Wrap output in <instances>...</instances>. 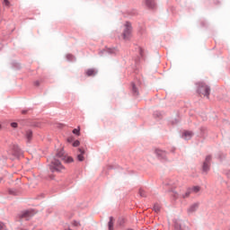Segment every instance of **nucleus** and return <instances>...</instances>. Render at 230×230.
<instances>
[{"mask_svg":"<svg viewBox=\"0 0 230 230\" xmlns=\"http://www.w3.org/2000/svg\"><path fill=\"white\" fill-rule=\"evenodd\" d=\"M60 161H65L66 163H73V158L71 156H66L64 155V151H58L55 157L51 160L49 164V169L52 172H62L66 168L62 165Z\"/></svg>","mask_w":230,"mask_h":230,"instance_id":"1","label":"nucleus"},{"mask_svg":"<svg viewBox=\"0 0 230 230\" xmlns=\"http://www.w3.org/2000/svg\"><path fill=\"white\" fill-rule=\"evenodd\" d=\"M131 37H132V24L128 22H126V23L124 24L122 38L124 40H130Z\"/></svg>","mask_w":230,"mask_h":230,"instance_id":"2","label":"nucleus"},{"mask_svg":"<svg viewBox=\"0 0 230 230\" xmlns=\"http://www.w3.org/2000/svg\"><path fill=\"white\" fill-rule=\"evenodd\" d=\"M198 93L203 96H207V98H209L211 89L208 86V84H206V83H199L198 86Z\"/></svg>","mask_w":230,"mask_h":230,"instance_id":"3","label":"nucleus"},{"mask_svg":"<svg viewBox=\"0 0 230 230\" xmlns=\"http://www.w3.org/2000/svg\"><path fill=\"white\" fill-rule=\"evenodd\" d=\"M33 215H35L33 210H25L21 214L20 217L26 218V220H28V218H31Z\"/></svg>","mask_w":230,"mask_h":230,"instance_id":"4","label":"nucleus"},{"mask_svg":"<svg viewBox=\"0 0 230 230\" xmlns=\"http://www.w3.org/2000/svg\"><path fill=\"white\" fill-rule=\"evenodd\" d=\"M84 155H85V149L79 148L77 154V160L80 161V163L85 160V157Z\"/></svg>","mask_w":230,"mask_h":230,"instance_id":"5","label":"nucleus"},{"mask_svg":"<svg viewBox=\"0 0 230 230\" xmlns=\"http://www.w3.org/2000/svg\"><path fill=\"white\" fill-rule=\"evenodd\" d=\"M155 152L157 157H159L160 159H167V154L165 153V151L161 149H156Z\"/></svg>","mask_w":230,"mask_h":230,"instance_id":"6","label":"nucleus"},{"mask_svg":"<svg viewBox=\"0 0 230 230\" xmlns=\"http://www.w3.org/2000/svg\"><path fill=\"white\" fill-rule=\"evenodd\" d=\"M145 4L151 10H154V8L156 6L155 0H145Z\"/></svg>","mask_w":230,"mask_h":230,"instance_id":"7","label":"nucleus"},{"mask_svg":"<svg viewBox=\"0 0 230 230\" xmlns=\"http://www.w3.org/2000/svg\"><path fill=\"white\" fill-rule=\"evenodd\" d=\"M199 209V203H194L188 208V214L191 215V213H195Z\"/></svg>","mask_w":230,"mask_h":230,"instance_id":"8","label":"nucleus"},{"mask_svg":"<svg viewBox=\"0 0 230 230\" xmlns=\"http://www.w3.org/2000/svg\"><path fill=\"white\" fill-rule=\"evenodd\" d=\"M183 139H190V137H193V132L191 131H184L182 134Z\"/></svg>","mask_w":230,"mask_h":230,"instance_id":"9","label":"nucleus"},{"mask_svg":"<svg viewBox=\"0 0 230 230\" xmlns=\"http://www.w3.org/2000/svg\"><path fill=\"white\" fill-rule=\"evenodd\" d=\"M25 137L28 143H30V141H31V137H33V132H31V130H27L25 133Z\"/></svg>","mask_w":230,"mask_h":230,"instance_id":"10","label":"nucleus"},{"mask_svg":"<svg viewBox=\"0 0 230 230\" xmlns=\"http://www.w3.org/2000/svg\"><path fill=\"white\" fill-rule=\"evenodd\" d=\"M109 230H114V217H111L108 223Z\"/></svg>","mask_w":230,"mask_h":230,"instance_id":"11","label":"nucleus"},{"mask_svg":"<svg viewBox=\"0 0 230 230\" xmlns=\"http://www.w3.org/2000/svg\"><path fill=\"white\" fill-rule=\"evenodd\" d=\"M189 189H190L191 193H199L200 191V187L199 186H194Z\"/></svg>","mask_w":230,"mask_h":230,"instance_id":"12","label":"nucleus"},{"mask_svg":"<svg viewBox=\"0 0 230 230\" xmlns=\"http://www.w3.org/2000/svg\"><path fill=\"white\" fill-rule=\"evenodd\" d=\"M132 93L135 96H138L139 95V92L137 91V87H136V84H132Z\"/></svg>","mask_w":230,"mask_h":230,"instance_id":"13","label":"nucleus"},{"mask_svg":"<svg viewBox=\"0 0 230 230\" xmlns=\"http://www.w3.org/2000/svg\"><path fill=\"white\" fill-rule=\"evenodd\" d=\"M86 75L88 76H94V75H96V72L94 71V69H88L86 70Z\"/></svg>","mask_w":230,"mask_h":230,"instance_id":"14","label":"nucleus"},{"mask_svg":"<svg viewBox=\"0 0 230 230\" xmlns=\"http://www.w3.org/2000/svg\"><path fill=\"white\" fill-rule=\"evenodd\" d=\"M154 211L155 213H159L161 211V205L160 204H155L154 206Z\"/></svg>","mask_w":230,"mask_h":230,"instance_id":"15","label":"nucleus"},{"mask_svg":"<svg viewBox=\"0 0 230 230\" xmlns=\"http://www.w3.org/2000/svg\"><path fill=\"white\" fill-rule=\"evenodd\" d=\"M192 193L190 189H188L186 192L182 195V199H188L190 197V194Z\"/></svg>","mask_w":230,"mask_h":230,"instance_id":"16","label":"nucleus"},{"mask_svg":"<svg viewBox=\"0 0 230 230\" xmlns=\"http://www.w3.org/2000/svg\"><path fill=\"white\" fill-rule=\"evenodd\" d=\"M209 171V164L204 162L203 164V172H208Z\"/></svg>","mask_w":230,"mask_h":230,"instance_id":"17","label":"nucleus"},{"mask_svg":"<svg viewBox=\"0 0 230 230\" xmlns=\"http://www.w3.org/2000/svg\"><path fill=\"white\" fill-rule=\"evenodd\" d=\"M72 226H73V227H80L81 224H80V222L74 220V221H72Z\"/></svg>","mask_w":230,"mask_h":230,"instance_id":"18","label":"nucleus"},{"mask_svg":"<svg viewBox=\"0 0 230 230\" xmlns=\"http://www.w3.org/2000/svg\"><path fill=\"white\" fill-rule=\"evenodd\" d=\"M108 53H111V54H116L118 53V49H108Z\"/></svg>","mask_w":230,"mask_h":230,"instance_id":"19","label":"nucleus"},{"mask_svg":"<svg viewBox=\"0 0 230 230\" xmlns=\"http://www.w3.org/2000/svg\"><path fill=\"white\" fill-rule=\"evenodd\" d=\"M73 134H75V136H80V127H78V128L73 129Z\"/></svg>","mask_w":230,"mask_h":230,"instance_id":"20","label":"nucleus"},{"mask_svg":"<svg viewBox=\"0 0 230 230\" xmlns=\"http://www.w3.org/2000/svg\"><path fill=\"white\" fill-rule=\"evenodd\" d=\"M73 146H80V141L78 140H75L74 143H73Z\"/></svg>","mask_w":230,"mask_h":230,"instance_id":"21","label":"nucleus"},{"mask_svg":"<svg viewBox=\"0 0 230 230\" xmlns=\"http://www.w3.org/2000/svg\"><path fill=\"white\" fill-rule=\"evenodd\" d=\"M4 5L10 7V1H8V0H4Z\"/></svg>","mask_w":230,"mask_h":230,"instance_id":"22","label":"nucleus"},{"mask_svg":"<svg viewBox=\"0 0 230 230\" xmlns=\"http://www.w3.org/2000/svg\"><path fill=\"white\" fill-rule=\"evenodd\" d=\"M4 229H6L4 223H0V230H4Z\"/></svg>","mask_w":230,"mask_h":230,"instance_id":"23","label":"nucleus"},{"mask_svg":"<svg viewBox=\"0 0 230 230\" xmlns=\"http://www.w3.org/2000/svg\"><path fill=\"white\" fill-rule=\"evenodd\" d=\"M139 195H140V197H146V195H145V190H139Z\"/></svg>","mask_w":230,"mask_h":230,"instance_id":"24","label":"nucleus"},{"mask_svg":"<svg viewBox=\"0 0 230 230\" xmlns=\"http://www.w3.org/2000/svg\"><path fill=\"white\" fill-rule=\"evenodd\" d=\"M209 161H211V156L208 155L206 157L205 163H208L209 164Z\"/></svg>","mask_w":230,"mask_h":230,"instance_id":"25","label":"nucleus"},{"mask_svg":"<svg viewBox=\"0 0 230 230\" xmlns=\"http://www.w3.org/2000/svg\"><path fill=\"white\" fill-rule=\"evenodd\" d=\"M11 127H13V128H17V122L11 123Z\"/></svg>","mask_w":230,"mask_h":230,"instance_id":"26","label":"nucleus"},{"mask_svg":"<svg viewBox=\"0 0 230 230\" xmlns=\"http://www.w3.org/2000/svg\"><path fill=\"white\" fill-rule=\"evenodd\" d=\"M67 143H73V137H70L66 139Z\"/></svg>","mask_w":230,"mask_h":230,"instance_id":"27","label":"nucleus"},{"mask_svg":"<svg viewBox=\"0 0 230 230\" xmlns=\"http://www.w3.org/2000/svg\"><path fill=\"white\" fill-rule=\"evenodd\" d=\"M22 114H26V111H22Z\"/></svg>","mask_w":230,"mask_h":230,"instance_id":"28","label":"nucleus"},{"mask_svg":"<svg viewBox=\"0 0 230 230\" xmlns=\"http://www.w3.org/2000/svg\"><path fill=\"white\" fill-rule=\"evenodd\" d=\"M2 128V126H1V124H0V129Z\"/></svg>","mask_w":230,"mask_h":230,"instance_id":"29","label":"nucleus"}]
</instances>
